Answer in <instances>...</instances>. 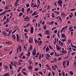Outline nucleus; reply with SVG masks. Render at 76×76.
Segmentation results:
<instances>
[{"label": "nucleus", "instance_id": "obj_1", "mask_svg": "<svg viewBox=\"0 0 76 76\" xmlns=\"http://www.w3.org/2000/svg\"><path fill=\"white\" fill-rule=\"evenodd\" d=\"M68 28V26H66L63 27L61 28V30L60 31L61 33H63V32L64 33H65V31H66V29H67Z\"/></svg>", "mask_w": 76, "mask_h": 76}, {"label": "nucleus", "instance_id": "obj_2", "mask_svg": "<svg viewBox=\"0 0 76 76\" xmlns=\"http://www.w3.org/2000/svg\"><path fill=\"white\" fill-rule=\"evenodd\" d=\"M58 4L60 7H62V4H63V1L61 0H59L58 1Z\"/></svg>", "mask_w": 76, "mask_h": 76}, {"label": "nucleus", "instance_id": "obj_3", "mask_svg": "<svg viewBox=\"0 0 76 76\" xmlns=\"http://www.w3.org/2000/svg\"><path fill=\"white\" fill-rule=\"evenodd\" d=\"M33 39H34L33 38V37H30L28 40L29 43H31V44H32V42H33Z\"/></svg>", "mask_w": 76, "mask_h": 76}, {"label": "nucleus", "instance_id": "obj_4", "mask_svg": "<svg viewBox=\"0 0 76 76\" xmlns=\"http://www.w3.org/2000/svg\"><path fill=\"white\" fill-rule=\"evenodd\" d=\"M32 54L33 56H35V55H36V50L35 49V48H34L33 50Z\"/></svg>", "mask_w": 76, "mask_h": 76}, {"label": "nucleus", "instance_id": "obj_5", "mask_svg": "<svg viewBox=\"0 0 76 76\" xmlns=\"http://www.w3.org/2000/svg\"><path fill=\"white\" fill-rule=\"evenodd\" d=\"M61 35L62 36V38H64V39H66V36L64 34H61Z\"/></svg>", "mask_w": 76, "mask_h": 76}, {"label": "nucleus", "instance_id": "obj_6", "mask_svg": "<svg viewBox=\"0 0 76 76\" xmlns=\"http://www.w3.org/2000/svg\"><path fill=\"white\" fill-rule=\"evenodd\" d=\"M45 33L46 35H50V31L48 30H46L45 31Z\"/></svg>", "mask_w": 76, "mask_h": 76}, {"label": "nucleus", "instance_id": "obj_7", "mask_svg": "<svg viewBox=\"0 0 76 76\" xmlns=\"http://www.w3.org/2000/svg\"><path fill=\"white\" fill-rule=\"evenodd\" d=\"M58 43L61 46V47H62L63 45H64L63 43L62 42L60 41H58Z\"/></svg>", "mask_w": 76, "mask_h": 76}, {"label": "nucleus", "instance_id": "obj_8", "mask_svg": "<svg viewBox=\"0 0 76 76\" xmlns=\"http://www.w3.org/2000/svg\"><path fill=\"white\" fill-rule=\"evenodd\" d=\"M19 39H20V37H19V34H16V39H17V41H19Z\"/></svg>", "mask_w": 76, "mask_h": 76}, {"label": "nucleus", "instance_id": "obj_9", "mask_svg": "<svg viewBox=\"0 0 76 76\" xmlns=\"http://www.w3.org/2000/svg\"><path fill=\"white\" fill-rule=\"evenodd\" d=\"M50 51V48L48 46H47L45 50V51L46 53H48V51Z\"/></svg>", "mask_w": 76, "mask_h": 76}, {"label": "nucleus", "instance_id": "obj_10", "mask_svg": "<svg viewBox=\"0 0 76 76\" xmlns=\"http://www.w3.org/2000/svg\"><path fill=\"white\" fill-rule=\"evenodd\" d=\"M38 44L39 45H41L42 44V42L41 40L39 41L38 42Z\"/></svg>", "mask_w": 76, "mask_h": 76}, {"label": "nucleus", "instance_id": "obj_11", "mask_svg": "<svg viewBox=\"0 0 76 76\" xmlns=\"http://www.w3.org/2000/svg\"><path fill=\"white\" fill-rule=\"evenodd\" d=\"M61 53H62L63 54H66L67 53V51L66 50H62L61 51Z\"/></svg>", "mask_w": 76, "mask_h": 76}, {"label": "nucleus", "instance_id": "obj_12", "mask_svg": "<svg viewBox=\"0 0 76 76\" xmlns=\"http://www.w3.org/2000/svg\"><path fill=\"white\" fill-rule=\"evenodd\" d=\"M30 31L31 34H33V32H34V28L33 27H31Z\"/></svg>", "mask_w": 76, "mask_h": 76}, {"label": "nucleus", "instance_id": "obj_13", "mask_svg": "<svg viewBox=\"0 0 76 76\" xmlns=\"http://www.w3.org/2000/svg\"><path fill=\"white\" fill-rule=\"evenodd\" d=\"M29 51V50H28V53L27 54V57H29L31 56V52Z\"/></svg>", "mask_w": 76, "mask_h": 76}, {"label": "nucleus", "instance_id": "obj_14", "mask_svg": "<svg viewBox=\"0 0 76 76\" xmlns=\"http://www.w3.org/2000/svg\"><path fill=\"white\" fill-rule=\"evenodd\" d=\"M2 34L4 36H5V37H6V36H7V33H6V31H3Z\"/></svg>", "mask_w": 76, "mask_h": 76}, {"label": "nucleus", "instance_id": "obj_15", "mask_svg": "<svg viewBox=\"0 0 76 76\" xmlns=\"http://www.w3.org/2000/svg\"><path fill=\"white\" fill-rule=\"evenodd\" d=\"M56 47L57 50H61L60 48L59 47H58V46L57 45H56Z\"/></svg>", "mask_w": 76, "mask_h": 76}, {"label": "nucleus", "instance_id": "obj_16", "mask_svg": "<svg viewBox=\"0 0 76 76\" xmlns=\"http://www.w3.org/2000/svg\"><path fill=\"white\" fill-rule=\"evenodd\" d=\"M12 37L14 40H15L16 39V35H15V34H13L12 35Z\"/></svg>", "mask_w": 76, "mask_h": 76}, {"label": "nucleus", "instance_id": "obj_17", "mask_svg": "<svg viewBox=\"0 0 76 76\" xmlns=\"http://www.w3.org/2000/svg\"><path fill=\"white\" fill-rule=\"evenodd\" d=\"M38 15L36 11H34V13L32 14V16H35Z\"/></svg>", "mask_w": 76, "mask_h": 76}, {"label": "nucleus", "instance_id": "obj_18", "mask_svg": "<svg viewBox=\"0 0 76 76\" xmlns=\"http://www.w3.org/2000/svg\"><path fill=\"white\" fill-rule=\"evenodd\" d=\"M33 69V66H31L30 65L28 67V69L29 70H32Z\"/></svg>", "mask_w": 76, "mask_h": 76}, {"label": "nucleus", "instance_id": "obj_19", "mask_svg": "<svg viewBox=\"0 0 76 76\" xmlns=\"http://www.w3.org/2000/svg\"><path fill=\"white\" fill-rule=\"evenodd\" d=\"M55 56H57V57H59L60 56V54H57V53H56V52L55 51Z\"/></svg>", "mask_w": 76, "mask_h": 76}, {"label": "nucleus", "instance_id": "obj_20", "mask_svg": "<svg viewBox=\"0 0 76 76\" xmlns=\"http://www.w3.org/2000/svg\"><path fill=\"white\" fill-rule=\"evenodd\" d=\"M39 55V53H37L36 55L34 56L35 57H36V58H38Z\"/></svg>", "mask_w": 76, "mask_h": 76}, {"label": "nucleus", "instance_id": "obj_21", "mask_svg": "<svg viewBox=\"0 0 76 76\" xmlns=\"http://www.w3.org/2000/svg\"><path fill=\"white\" fill-rule=\"evenodd\" d=\"M34 3H32L31 4V7H35V6L36 5H34Z\"/></svg>", "mask_w": 76, "mask_h": 76}, {"label": "nucleus", "instance_id": "obj_22", "mask_svg": "<svg viewBox=\"0 0 76 76\" xmlns=\"http://www.w3.org/2000/svg\"><path fill=\"white\" fill-rule=\"evenodd\" d=\"M3 76H10V74L9 73H6Z\"/></svg>", "mask_w": 76, "mask_h": 76}, {"label": "nucleus", "instance_id": "obj_23", "mask_svg": "<svg viewBox=\"0 0 76 76\" xmlns=\"http://www.w3.org/2000/svg\"><path fill=\"white\" fill-rule=\"evenodd\" d=\"M46 56L48 57H49V58H51V56L50 54L48 53H46Z\"/></svg>", "mask_w": 76, "mask_h": 76}, {"label": "nucleus", "instance_id": "obj_24", "mask_svg": "<svg viewBox=\"0 0 76 76\" xmlns=\"http://www.w3.org/2000/svg\"><path fill=\"white\" fill-rule=\"evenodd\" d=\"M34 41L35 43H38L39 41L35 39H34Z\"/></svg>", "mask_w": 76, "mask_h": 76}, {"label": "nucleus", "instance_id": "obj_25", "mask_svg": "<svg viewBox=\"0 0 76 76\" xmlns=\"http://www.w3.org/2000/svg\"><path fill=\"white\" fill-rule=\"evenodd\" d=\"M38 70H39V69L38 68H36L34 69V71H35V72H37V71H38Z\"/></svg>", "mask_w": 76, "mask_h": 76}, {"label": "nucleus", "instance_id": "obj_26", "mask_svg": "<svg viewBox=\"0 0 76 76\" xmlns=\"http://www.w3.org/2000/svg\"><path fill=\"white\" fill-rule=\"evenodd\" d=\"M3 66L4 67L6 68V70H7V69L9 68V67L7 66L6 65L4 66V65Z\"/></svg>", "mask_w": 76, "mask_h": 76}, {"label": "nucleus", "instance_id": "obj_27", "mask_svg": "<svg viewBox=\"0 0 76 76\" xmlns=\"http://www.w3.org/2000/svg\"><path fill=\"white\" fill-rule=\"evenodd\" d=\"M24 32H26V33H28V32H29V31L28 30H27L25 28L24 29Z\"/></svg>", "mask_w": 76, "mask_h": 76}, {"label": "nucleus", "instance_id": "obj_28", "mask_svg": "<svg viewBox=\"0 0 76 76\" xmlns=\"http://www.w3.org/2000/svg\"><path fill=\"white\" fill-rule=\"evenodd\" d=\"M61 15L62 16H65V14L64 12L61 13Z\"/></svg>", "mask_w": 76, "mask_h": 76}, {"label": "nucleus", "instance_id": "obj_29", "mask_svg": "<svg viewBox=\"0 0 76 76\" xmlns=\"http://www.w3.org/2000/svg\"><path fill=\"white\" fill-rule=\"evenodd\" d=\"M51 67L52 68L53 70H55L56 69L55 68V67L54 66H51Z\"/></svg>", "mask_w": 76, "mask_h": 76}, {"label": "nucleus", "instance_id": "obj_30", "mask_svg": "<svg viewBox=\"0 0 76 76\" xmlns=\"http://www.w3.org/2000/svg\"><path fill=\"white\" fill-rule=\"evenodd\" d=\"M18 47L20 51H21L22 50V48L21 47V46L20 45H19Z\"/></svg>", "mask_w": 76, "mask_h": 76}, {"label": "nucleus", "instance_id": "obj_31", "mask_svg": "<svg viewBox=\"0 0 76 76\" xmlns=\"http://www.w3.org/2000/svg\"><path fill=\"white\" fill-rule=\"evenodd\" d=\"M69 62H70V61H67V64L66 65V66H69Z\"/></svg>", "mask_w": 76, "mask_h": 76}, {"label": "nucleus", "instance_id": "obj_32", "mask_svg": "<svg viewBox=\"0 0 76 76\" xmlns=\"http://www.w3.org/2000/svg\"><path fill=\"white\" fill-rule=\"evenodd\" d=\"M17 31V29L15 30L14 31H12V34H13L15 33L16 32V31Z\"/></svg>", "mask_w": 76, "mask_h": 76}, {"label": "nucleus", "instance_id": "obj_33", "mask_svg": "<svg viewBox=\"0 0 76 76\" xmlns=\"http://www.w3.org/2000/svg\"><path fill=\"white\" fill-rule=\"evenodd\" d=\"M29 19V17H25L24 18V20H26V19Z\"/></svg>", "mask_w": 76, "mask_h": 76}, {"label": "nucleus", "instance_id": "obj_34", "mask_svg": "<svg viewBox=\"0 0 76 76\" xmlns=\"http://www.w3.org/2000/svg\"><path fill=\"white\" fill-rule=\"evenodd\" d=\"M54 40L55 41L53 42L54 43V45H56V38H54Z\"/></svg>", "mask_w": 76, "mask_h": 76}, {"label": "nucleus", "instance_id": "obj_35", "mask_svg": "<svg viewBox=\"0 0 76 76\" xmlns=\"http://www.w3.org/2000/svg\"><path fill=\"white\" fill-rule=\"evenodd\" d=\"M48 47H49V48L51 50H53V48H52V47L50 45H48Z\"/></svg>", "mask_w": 76, "mask_h": 76}, {"label": "nucleus", "instance_id": "obj_36", "mask_svg": "<svg viewBox=\"0 0 76 76\" xmlns=\"http://www.w3.org/2000/svg\"><path fill=\"white\" fill-rule=\"evenodd\" d=\"M59 19L60 21H61V22H62V19H61V17L60 16L59 17Z\"/></svg>", "mask_w": 76, "mask_h": 76}, {"label": "nucleus", "instance_id": "obj_37", "mask_svg": "<svg viewBox=\"0 0 76 76\" xmlns=\"http://www.w3.org/2000/svg\"><path fill=\"white\" fill-rule=\"evenodd\" d=\"M34 7H37V8H38V7H39V4H38L37 5H36Z\"/></svg>", "mask_w": 76, "mask_h": 76}, {"label": "nucleus", "instance_id": "obj_38", "mask_svg": "<svg viewBox=\"0 0 76 76\" xmlns=\"http://www.w3.org/2000/svg\"><path fill=\"white\" fill-rule=\"evenodd\" d=\"M53 60L54 62H56V61H57V59H56V58H54L53 59Z\"/></svg>", "mask_w": 76, "mask_h": 76}, {"label": "nucleus", "instance_id": "obj_39", "mask_svg": "<svg viewBox=\"0 0 76 76\" xmlns=\"http://www.w3.org/2000/svg\"><path fill=\"white\" fill-rule=\"evenodd\" d=\"M24 10H25V9H24V8H22L21 10V11H22L23 13H24V12H25V11H24Z\"/></svg>", "mask_w": 76, "mask_h": 76}, {"label": "nucleus", "instance_id": "obj_40", "mask_svg": "<svg viewBox=\"0 0 76 76\" xmlns=\"http://www.w3.org/2000/svg\"><path fill=\"white\" fill-rule=\"evenodd\" d=\"M52 17L53 18H54V14L53 13H52Z\"/></svg>", "mask_w": 76, "mask_h": 76}, {"label": "nucleus", "instance_id": "obj_41", "mask_svg": "<svg viewBox=\"0 0 76 76\" xmlns=\"http://www.w3.org/2000/svg\"><path fill=\"white\" fill-rule=\"evenodd\" d=\"M46 47H47V45H45L43 48V50H45V48H46Z\"/></svg>", "mask_w": 76, "mask_h": 76}, {"label": "nucleus", "instance_id": "obj_42", "mask_svg": "<svg viewBox=\"0 0 76 76\" xmlns=\"http://www.w3.org/2000/svg\"><path fill=\"white\" fill-rule=\"evenodd\" d=\"M47 69H48V70H51V67L49 66L48 67Z\"/></svg>", "mask_w": 76, "mask_h": 76}, {"label": "nucleus", "instance_id": "obj_43", "mask_svg": "<svg viewBox=\"0 0 76 76\" xmlns=\"http://www.w3.org/2000/svg\"><path fill=\"white\" fill-rule=\"evenodd\" d=\"M55 13H57V14H58V15H60V13L59 12H57V11H54Z\"/></svg>", "mask_w": 76, "mask_h": 76}, {"label": "nucleus", "instance_id": "obj_44", "mask_svg": "<svg viewBox=\"0 0 76 76\" xmlns=\"http://www.w3.org/2000/svg\"><path fill=\"white\" fill-rule=\"evenodd\" d=\"M9 66L10 69H12V66L11 65V64H9Z\"/></svg>", "mask_w": 76, "mask_h": 76}, {"label": "nucleus", "instance_id": "obj_45", "mask_svg": "<svg viewBox=\"0 0 76 76\" xmlns=\"http://www.w3.org/2000/svg\"><path fill=\"white\" fill-rule=\"evenodd\" d=\"M41 58H42V57H41V53H40L39 54V58L40 60H41Z\"/></svg>", "mask_w": 76, "mask_h": 76}, {"label": "nucleus", "instance_id": "obj_46", "mask_svg": "<svg viewBox=\"0 0 76 76\" xmlns=\"http://www.w3.org/2000/svg\"><path fill=\"white\" fill-rule=\"evenodd\" d=\"M22 73H23V75H26L27 74H26V72H22V71L21 72Z\"/></svg>", "mask_w": 76, "mask_h": 76}, {"label": "nucleus", "instance_id": "obj_47", "mask_svg": "<svg viewBox=\"0 0 76 76\" xmlns=\"http://www.w3.org/2000/svg\"><path fill=\"white\" fill-rule=\"evenodd\" d=\"M21 76V74L20 72H19L18 73V74L17 75V76Z\"/></svg>", "mask_w": 76, "mask_h": 76}, {"label": "nucleus", "instance_id": "obj_48", "mask_svg": "<svg viewBox=\"0 0 76 76\" xmlns=\"http://www.w3.org/2000/svg\"><path fill=\"white\" fill-rule=\"evenodd\" d=\"M23 52L20 55V57L21 58V57H22V56H23Z\"/></svg>", "mask_w": 76, "mask_h": 76}, {"label": "nucleus", "instance_id": "obj_49", "mask_svg": "<svg viewBox=\"0 0 76 76\" xmlns=\"http://www.w3.org/2000/svg\"><path fill=\"white\" fill-rule=\"evenodd\" d=\"M38 73H39V74H40L41 75H43V73H42V72H38Z\"/></svg>", "mask_w": 76, "mask_h": 76}, {"label": "nucleus", "instance_id": "obj_50", "mask_svg": "<svg viewBox=\"0 0 76 76\" xmlns=\"http://www.w3.org/2000/svg\"><path fill=\"white\" fill-rule=\"evenodd\" d=\"M54 22V21H52L50 23L49 25H51V24H53Z\"/></svg>", "mask_w": 76, "mask_h": 76}, {"label": "nucleus", "instance_id": "obj_51", "mask_svg": "<svg viewBox=\"0 0 76 76\" xmlns=\"http://www.w3.org/2000/svg\"><path fill=\"white\" fill-rule=\"evenodd\" d=\"M18 2H15V6L16 7H17V5H18Z\"/></svg>", "mask_w": 76, "mask_h": 76}, {"label": "nucleus", "instance_id": "obj_52", "mask_svg": "<svg viewBox=\"0 0 76 76\" xmlns=\"http://www.w3.org/2000/svg\"><path fill=\"white\" fill-rule=\"evenodd\" d=\"M30 49L32 50H33V49L32 48V45H31L30 46Z\"/></svg>", "mask_w": 76, "mask_h": 76}, {"label": "nucleus", "instance_id": "obj_53", "mask_svg": "<svg viewBox=\"0 0 76 76\" xmlns=\"http://www.w3.org/2000/svg\"><path fill=\"white\" fill-rule=\"evenodd\" d=\"M56 27H54L53 28L51 29V31H53V30H54V29H56Z\"/></svg>", "mask_w": 76, "mask_h": 76}, {"label": "nucleus", "instance_id": "obj_54", "mask_svg": "<svg viewBox=\"0 0 76 76\" xmlns=\"http://www.w3.org/2000/svg\"><path fill=\"white\" fill-rule=\"evenodd\" d=\"M63 65H66V62L64 61H63V62L62 63Z\"/></svg>", "mask_w": 76, "mask_h": 76}, {"label": "nucleus", "instance_id": "obj_55", "mask_svg": "<svg viewBox=\"0 0 76 76\" xmlns=\"http://www.w3.org/2000/svg\"><path fill=\"white\" fill-rule=\"evenodd\" d=\"M43 27L44 28V30H45L46 29H47V27H46V26H43Z\"/></svg>", "mask_w": 76, "mask_h": 76}, {"label": "nucleus", "instance_id": "obj_56", "mask_svg": "<svg viewBox=\"0 0 76 76\" xmlns=\"http://www.w3.org/2000/svg\"><path fill=\"white\" fill-rule=\"evenodd\" d=\"M38 17H39V15H37L35 16L34 17V18H37Z\"/></svg>", "mask_w": 76, "mask_h": 76}, {"label": "nucleus", "instance_id": "obj_57", "mask_svg": "<svg viewBox=\"0 0 76 76\" xmlns=\"http://www.w3.org/2000/svg\"><path fill=\"white\" fill-rule=\"evenodd\" d=\"M23 14L22 13H21L19 15V16H22L23 15Z\"/></svg>", "mask_w": 76, "mask_h": 76}, {"label": "nucleus", "instance_id": "obj_58", "mask_svg": "<svg viewBox=\"0 0 76 76\" xmlns=\"http://www.w3.org/2000/svg\"><path fill=\"white\" fill-rule=\"evenodd\" d=\"M26 6L27 7H29V4H27L26 5Z\"/></svg>", "mask_w": 76, "mask_h": 76}, {"label": "nucleus", "instance_id": "obj_59", "mask_svg": "<svg viewBox=\"0 0 76 76\" xmlns=\"http://www.w3.org/2000/svg\"><path fill=\"white\" fill-rule=\"evenodd\" d=\"M12 30H10L9 31H8V32L10 34H11V33H12Z\"/></svg>", "mask_w": 76, "mask_h": 76}, {"label": "nucleus", "instance_id": "obj_60", "mask_svg": "<svg viewBox=\"0 0 76 76\" xmlns=\"http://www.w3.org/2000/svg\"><path fill=\"white\" fill-rule=\"evenodd\" d=\"M54 54V53L53 52H52L51 53H50V56H53V54Z\"/></svg>", "mask_w": 76, "mask_h": 76}, {"label": "nucleus", "instance_id": "obj_61", "mask_svg": "<svg viewBox=\"0 0 76 76\" xmlns=\"http://www.w3.org/2000/svg\"><path fill=\"white\" fill-rule=\"evenodd\" d=\"M70 73L71 75H73V72L70 71Z\"/></svg>", "mask_w": 76, "mask_h": 76}, {"label": "nucleus", "instance_id": "obj_62", "mask_svg": "<svg viewBox=\"0 0 76 76\" xmlns=\"http://www.w3.org/2000/svg\"><path fill=\"white\" fill-rule=\"evenodd\" d=\"M28 62L30 64H32V61H31V60L28 61Z\"/></svg>", "mask_w": 76, "mask_h": 76}, {"label": "nucleus", "instance_id": "obj_63", "mask_svg": "<svg viewBox=\"0 0 76 76\" xmlns=\"http://www.w3.org/2000/svg\"><path fill=\"white\" fill-rule=\"evenodd\" d=\"M69 58V56H67L66 57L64 58V59H67V58Z\"/></svg>", "mask_w": 76, "mask_h": 76}, {"label": "nucleus", "instance_id": "obj_64", "mask_svg": "<svg viewBox=\"0 0 76 76\" xmlns=\"http://www.w3.org/2000/svg\"><path fill=\"white\" fill-rule=\"evenodd\" d=\"M62 74L63 76H65V73H64V72H63L62 73Z\"/></svg>", "mask_w": 76, "mask_h": 76}]
</instances>
